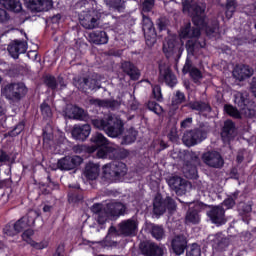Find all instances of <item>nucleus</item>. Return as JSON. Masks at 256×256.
Here are the masks:
<instances>
[{"label":"nucleus","instance_id":"f257e3e1","mask_svg":"<svg viewBox=\"0 0 256 256\" xmlns=\"http://www.w3.org/2000/svg\"><path fill=\"white\" fill-rule=\"evenodd\" d=\"M205 19L206 16L204 14L203 26L195 25V27H191V23H187L185 27L181 28L180 37L182 39H197L201 37V29H205L207 37H215L219 33V21L214 19L207 24Z\"/></svg>","mask_w":256,"mask_h":256},{"label":"nucleus","instance_id":"f03ea898","mask_svg":"<svg viewBox=\"0 0 256 256\" xmlns=\"http://www.w3.org/2000/svg\"><path fill=\"white\" fill-rule=\"evenodd\" d=\"M127 164L121 161H113L103 166L100 183L102 185H111V183H119L125 175H127Z\"/></svg>","mask_w":256,"mask_h":256},{"label":"nucleus","instance_id":"7ed1b4c3","mask_svg":"<svg viewBox=\"0 0 256 256\" xmlns=\"http://www.w3.org/2000/svg\"><path fill=\"white\" fill-rule=\"evenodd\" d=\"M28 91L27 86L23 82L9 83L1 89L2 95L8 101H15L16 103L21 101L27 95Z\"/></svg>","mask_w":256,"mask_h":256},{"label":"nucleus","instance_id":"20e7f679","mask_svg":"<svg viewBox=\"0 0 256 256\" xmlns=\"http://www.w3.org/2000/svg\"><path fill=\"white\" fill-rule=\"evenodd\" d=\"M183 13H191L192 11V23L203 27L205 25V8L199 6V4H193V0H182Z\"/></svg>","mask_w":256,"mask_h":256},{"label":"nucleus","instance_id":"39448f33","mask_svg":"<svg viewBox=\"0 0 256 256\" xmlns=\"http://www.w3.org/2000/svg\"><path fill=\"white\" fill-rule=\"evenodd\" d=\"M234 103L241 111H244L245 115H247L249 119L256 117V103L249 98L247 92H238L234 97Z\"/></svg>","mask_w":256,"mask_h":256},{"label":"nucleus","instance_id":"423d86ee","mask_svg":"<svg viewBox=\"0 0 256 256\" xmlns=\"http://www.w3.org/2000/svg\"><path fill=\"white\" fill-rule=\"evenodd\" d=\"M92 146L90 147V151L94 153L97 151L96 155L98 159H105L107 157V150L111 149L109 146V140L101 133H96L92 135L90 139Z\"/></svg>","mask_w":256,"mask_h":256},{"label":"nucleus","instance_id":"0eeeda50","mask_svg":"<svg viewBox=\"0 0 256 256\" xmlns=\"http://www.w3.org/2000/svg\"><path fill=\"white\" fill-rule=\"evenodd\" d=\"M99 19H101V12L95 7L87 11H82L79 15L80 25H82L84 29H95L99 27Z\"/></svg>","mask_w":256,"mask_h":256},{"label":"nucleus","instance_id":"6e6552de","mask_svg":"<svg viewBox=\"0 0 256 256\" xmlns=\"http://www.w3.org/2000/svg\"><path fill=\"white\" fill-rule=\"evenodd\" d=\"M207 139V130L199 127L184 133L182 141L186 147H195Z\"/></svg>","mask_w":256,"mask_h":256},{"label":"nucleus","instance_id":"1a4fd4ad","mask_svg":"<svg viewBox=\"0 0 256 256\" xmlns=\"http://www.w3.org/2000/svg\"><path fill=\"white\" fill-rule=\"evenodd\" d=\"M207 209V204L203 202L188 203V210L186 212L185 221L192 225H199L201 223V213Z\"/></svg>","mask_w":256,"mask_h":256},{"label":"nucleus","instance_id":"9d476101","mask_svg":"<svg viewBox=\"0 0 256 256\" xmlns=\"http://www.w3.org/2000/svg\"><path fill=\"white\" fill-rule=\"evenodd\" d=\"M142 30L144 31L146 45L153 47L157 43V30H155L151 17L145 14H142Z\"/></svg>","mask_w":256,"mask_h":256},{"label":"nucleus","instance_id":"9b49d317","mask_svg":"<svg viewBox=\"0 0 256 256\" xmlns=\"http://www.w3.org/2000/svg\"><path fill=\"white\" fill-rule=\"evenodd\" d=\"M124 131L125 124L123 123V120L109 115V122L105 131L106 135L112 139H117V137H121V135H123Z\"/></svg>","mask_w":256,"mask_h":256},{"label":"nucleus","instance_id":"f8f14e48","mask_svg":"<svg viewBox=\"0 0 256 256\" xmlns=\"http://www.w3.org/2000/svg\"><path fill=\"white\" fill-rule=\"evenodd\" d=\"M24 5L31 13H43L53 9L52 0H24Z\"/></svg>","mask_w":256,"mask_h":256},{"label":"nucleus","instance_id":"ddd939ff","mask_svg":"<svg viewBox=\"0 0 256 256\" xmlns=\"http://www.w3.org/2000/svg\"><path fill=\"white\" fill-rule=\"evenodd\" d=\"M83 158L81 156H65L57 161V169L59 171H73L81 166Z\"/></svg>","mask_w":256,"mask_h":256},{"label":"nucleus","instance_id":"4468645a","mask_svg":"<svg viewBox=\"0 0 256 256\" xmlns=\"http://www.w3.org/2000/svg\"><path fill=\"white\" fill-rule=\"evenodd\" d=\"M187 237L183 234L175 235L170 240L169 252L173 255L181 256L187 251Z\"/></svg>","mask_w":256,"mask_h":256},{"label":"nucleus","instance_id":"2eb2a0df","mask_svg":"<svg viewBox=\"0 0 256 256\" xmlns=\"http://www.w3.org/2000/svg\"><path fill=\"white\" fill-rule=\"evenodd\" d=\"M202 161L208 167H212L213 169H221L223 165H225V161L223 160V156L218 151H207L202 154Z\"/></svg>","mask_w":256,"mask_h":256},{"label":"nucleus","instance_id":"dca6fc26","mask_svg":"<svg viewBox=\"0 0 256 256\" xmlns=\"http://www.w3.org/2000/svg\"><path fill=\"white\" fill-rule=\"evenodd\" d=\"M75 87L82 93H87V91H95V89H101L99 86V80L89 77H78L74 79Z\"/></svg>","mask_w":256,"mask_h":256},{"label":"nucleus","instance_id":"f3484780","mask_svg":"<svg viewBox=\"0 0 256 256\" xmlns=\"http://www.w3.org/2000/svg\"><path fill=\"white\" fill-rule=\"evenodd\" d=\"M139 229V222L135 219L123 220L118 224V231L124 237H135Z\"/></svg>","mask_w":256,"mask_h":256},{"label":"nucleus","instance_id":"a211bd4d","mask_svg":"<svg viewBox=\"0 0 256 256\" xmlns=\"http://www.w3.org/2000/svg\"><path fill=\"white\" fill-rule=\"evenodd\" d=\"M139 249L145 256H164L165 250L154 242L143 241L140 243Z\"/></svg>","mask_w":256,"mask_h":256},{"label":"nucleus","instance_id":"6ab92c4d","mask_svg":"<svg viewBox=\"0 0 256 256\" xmlns=\"http://www.w3.org/2000/svg\"><path fill=\"white\" fill-rule=\"evenodd\" d=\"M159 83H166L168 87H175L177 85V76L173 74V70L167 66L160 65L159 66Z\"/></svg>","mask_w":256,"mask_h":256},{"label":"nucleus","instance_id":"aec40b11","mask_svg":"<svg viewBox=\"0 0 256 256\" xmlns=\"http://www.w3.org/2000/svg\"><path fill=\"white\" fill-rule=\"evenodd\" d=\"M208 241H210L213 249H216V251H225V249H227L231 243L229 238H227V236L221 232L209 235Z\"/></svg>","mask_w":256,"mask_h":256},{"label":"nucleus","instance_id":"412c9836","mask_svg":"<svg viewBox=\"0 0 256 256\" xmlns=\"http://www.w3.org/2000/svg\"><path fill=\"white\" fill-rule=\"evenodd\" d=\"M8 53L12 59H19V55L27 53V42L23 40H13L8 45Z\"/></svg>","mask_w":256,"mask_h":256},{"label":"nucleus","instance_id":"4be33fe9","mask_svg":"<svg viewBox=\"0 0 256 256\" xmlns=\"http://www.w3.org/2000/svg\"><path fill=\"white\" fill-rule=\"evenodd\" d=\"M210 221L217 227L221 225H225L227 223V219H225V208L223 206H214L212 209L207 213Z\"/></svg>","mask_w":256,"mask_h":256},{"label":"nucleus","instance_id":"5701e85b","mask_svg":"<svg viewBox=\"0 0 256 256\" xmlns=\"http://www.w3.org/2000/svg\"><path fill=\"white\" fill-rule=\"evenodd\" d=\"M167 183L175 191L177 195H183L187 191V180L183 179L181 176H172L167 180Z\"/></svg>","mask_w":256,"mask_h":256},{"label":"nucleus","instance_id":"b1692460","mask_svg":"<svg viewBox=\"0 0 256 256\" xmlns=\"http://www.w3.org/2000/svg\"><path fill=\"white\" fill-rule=\"evenodd\" d=\"M89 135H91V125L89 124L76 125L72 129V137L76 141H87Z\"/></svg>","mask_w":256,"mask_h":256},{"label":"nucleus","instance_id":"393cba45","mask_svg":"<svg viewBox=\"0 0 256 256\" xmlns=\"http://www.w3.org/2000/svg\"><path fill=\"white\" fill-rule=\"evenodd\" d=\"M183 49L179 46V41L176 38H168L166 43L163 44V53L169 59L173 57L175 53H182Z\"/></svg>","mask_w":256,"mask_h":256},{"label":"nucleus","instance_id":"a878e982","mask_svg":"<svg viewBox=\"0 0 256 256\" xmlns=\"http://www.w3.org/2000/svg\"><path fill=\"white\" fill-rule=\"evenodd\" d=\"M235 122L232 120H226L222 127L221 137L224 143H231L235 139Z\"/></svg>","mask_w":256,"mask_h":256},{"label":"nucleus","instance_id":"bb28decb","mask_svg":"<svg viewBox=\"0 0 256 256\" xmlns=\"http://www.w3.org/2000/svg\"><path fill=\"white\" fill-rule=\"evenodd\" d=\"M126 211L127 206L121 202H111L106 205V213L110 217H121V215H125Z\"/></svg>","mask_w":256,"mask_h":256},{"label":"nucleus","instance_id":"cd10ccee","mask_svg":"<svg viewBox=\"0 0 256 256\" xmlns=\"http://www.w3.org/2000/svg\"><path fill=\"white\" fill-rule=\"evenodd\" d=\"M121 69L123 73L130 77L131 81H139L141 72H139V68H137L133 63L125 61L122 63Z\"/></svg>","mask_w":256,"mask_h":256},{"label":"nucleus","instance_id":"c85d7f7f","mask_svg":"<svg viewBox=\"0 0 256 256\" xmlns=\"http://www.w3.org/2000/svg\"><path fill=\"white\" fill-rule=\"evenodd\" d=\"M253 75V69L249 65L236 66L233 70V77L238 81H245Z\"/></svg>","mask_w":256,"mask_h":256},{"label":"nucleus","instance_id":"c756f323","mask_svg":"<svg viewBox=\"0 0 256 256\" xmlns=\"http://www.w3.org/2000/svg\"><path fill=\"white\" fill-rule=\"evenodd\" d=\"M89 39L94 45H107L109 36L104 30H95L89 34Z\"/></svg>","mask_w":256,"mask_h":256},{"label":"nucleus","instance_id":"7c9ffc66","mask_svg":"<svg viewBox=\"0 0 256 256\" xmlns=\"http://www.w3.org/2000/svg\"><path fill=\"white\" fill-rule=\"evenodd\" d=\"M106 151L108 153L104 159H112V161H117V159H127V157H129V151L126 149H117L111 146Z\"/></svg>","mask_w":256,"mask_h":256},{"label":"nucleus","instance_id":"2f4dec72","mask_svg":"<svg viewBox=\"0 0 256 256\" xmlns=\"http://www.w3.org/2000/svg\"><path fill=\"white\" fill-rule=\"evenodd\" d=\"M99 171H100L99 164L89 162L85 166L84 177H86L88 181H95V179L99 177Z\"/></svg>","mask_w":256,"mask_h":256},{"label":"nucleus","instance_id":"473e14b6","mask_svg":"<svg viewBox=\"0 0 256 256\" xmlns=\"http://www.w3.org/2000/svg\"><path fill=\"white\" fill-rule=\"evenodd\" d=\"M33 225H35V218L30 217L29 215L23 216L14 223V227L18 233L25 231L28 227H33Z\"/></svg>","mask_w":256,"mask_h":256},{"label":"nucleus","instance_id":"72a5a7b5","mask_svg":"<svg viewBox=\"0 0 256 256\" xmlns=\"http://www.w3.org/2000/svg\"><path fill=\"white\" fill-rule=\"evenodd\" d=\"M188 107H190L192 111H198L199 115L203 113H211V111H213V108H211V105L203 101L190 102L188 104Z\"/></svg>","mask_w":256,"mask_h":256},{"label":"nucleus","instance_id":"f704fd0d","mask_svg":"<svg viewBox=\"0 0 256 256\" xmlns=\"http://www.w3.org/2000/svg\"><path fill=\"white\" fill-rule=\"evenodd\" d=\"M165 211V202L163 200V196L156 195L153 200V213L156 217H161V215H164Z\"/></svg>","mask_w":256,"mask_h":256},{"label":"nucleus","instance_id":"c9c22d12","mask_svg":"<svg viewBox=\"0 0 256 256\" xmlns=\"http://www.w3.org/2000/svg\"><path fill=\"white\" fill-rule=\"evenodd\" d=\"M183 174L186 179H197V177H199L197 166L195 164H191L190 162H187L183 167Z\"/></svg>","mask_w":256,"mask_h":256},{"label":"nucleus","instance_id":"e433bc0d","mask_svg":"<svg viewBox=\"0 0 256 256\" xmlns=\"http://www.w3.org/2000/svg\"><path fill=\"white\" fill-rule=\"evenodd\" d=\"M4 7L13 13H21L23 11V5L19 0H2Z\"/></svg>","mask_w":256,"mask_h":256},{"label":"nucleus","instance_id":"4c0bfd02","mask_svg":"<svg viewBox=\"0 0 256 256\" xmlns=\"http://www.w3.org/2000/svg\"><path fill=\"white\" fill-rule=\"evenodd\" d=\"M91 123L94 129H98L99 131H107V126L109 125V116L105 118H93L91 119Z\"/></svg>","mask_w":256,"mask_h":256},{"label":"nucleus","instance_id":"58836bf2","mask_svg":"<svg viewBox=\"0 0 256 256\" xmlns=\"http://www.w3.org/2000/svg\"><path fill=\"white\" fill-rule=\"evenodd\" d=\"M107 5L116 13H125V1L123 0H108Z\"/></svg>","mask_w":256,"mask_h":256},{"label":"nucleus","instance_id":"ea45409f","mask_svg":"<svg viewBox=\"0 0 256 256\" xmlns=\"http://www.w3.org/2000/svg\"><path fill=\"white\" fill-rule=\"evenodd\" d=\"M83 201V191L80 189L72 190L68 193V202L73 205H77V203H81Z\"/></svg>","mask_w":256,"mask_h":256},{"label":"nucleus","instance_id":"a19ab883","mask_svg":"<svg viewBox=\"0 0 256 256\" xmlns=\"http://www.w3.org/2000/svg\"><path fill=\"white\" fill-rule=\"evenodd\" d=\"M40 113L45 121H51L53 118V110L45 101L40 105Z\"/></svg>","mask_w":256,"mask_h":256},{"label":"nucleus","instance_id":"79ce46f5","mask_svg":"<svg viewBox=\"0 0 256 256\" xmlns=\"http://www.w3.org/2000/svg\"><path fill=\"white\" fill-rule=\"evenodd\" d=\"M90 103L92 105H98V107H109L110 109H114L117 107V100H101V99H91Z\"/></svg>","mask_w":256,"mask_h":256},{"label":"nucleus","instance_id":"37998d69","mask_svg":"<svg viewBox=\"0 0 256 256\" xmlns=\"http://www.w3.org/2000/svg\"><path fill=\"white\" fill-rule=\"evenodd\" d=\"M137 135H139V132L135 130V128L131 127L123 137L124 145H131V143H135V141H137Z\"/></svg>","mask_w":256,"mask_h":256},{"label":"nucleus","instance_id":"c03bdc74","mask_svg":"<svg viewBox=\"0 0 256 256\" xmlns=\"http://www.w3.org/2000/svg\"><path fill=\"white\" fill-rule=\"evenodd\" d=\"M27 125L26 120H22L17 123L12 130L8 132L9 137H17L21 135L25 131V127Z\"/></svg>","mask_w":256,"mask_h":256},{"label":"nucleus","instance_id":"a18cd8bd","mask_svg":"<svg viewBox=\"0 0 256 256\" xmlns=\"http://www.w3.org/2000/svg\"><path fill=\"white\" fill-rule=\"evenodd\" d=\"M69 119H75L76 121H84L85 120V110L79 106H74L71 109V115Z\"/></svg>","mask_w":256,"mask_h":256},{"label":"nucleus","instance_id":"49530a36","mask_svg":"<svg viewBox=\"0 0 256 256\" xmlns=\"http://www.w3.org/2000/svg\"><path fill=\"white\" fill-rule=\"evenodd\" d=\"M43 83L48 87V89H51V91H56L57 87H59L57 78L51 74L45 75L43 77Z\"/></svg>","mask_w":256,"mask_h":256},{"label":"nucleus","instance_id":"de8ad7c7","mask_svg":"<svg viewBox=\"0 0 256 256\" xmlns=\"http://www.w3.org/2000/svg\"><path fill=\"white\" fill-rule=\"evenodd\" d=\"M151 235L156 241H161L165 237V229L163 226L153 224L151 227Z\"/></svg>","mask_w":256,"mask_h":256},{"label":"nucleus","instance_id":"09e8293b","mask_svg":"<svg viewBox=\"0 0 256 256\" xmlns=\"http://www.w3.org/2000/svg\"><path fill=\"white\" fill-rule=\"evenodd\" d=\"M224 7L226 9L227 19H231V17H233V14L235 13V9H237V1L236 0H226Z\"/></svg>","mask_w":256,"mask_h":256},{"label":"nucleus","instance_id":"8fccbe9b","mask_svg":"<svg viewBox=\"0 0 256 256\" xmlns=\"http://www.w3.org/2000/svg\"><path fill=\"white\" fill-rule=\"evenodd\" d=\"M224 112L226 115H229V117H233L234 119H241V112H239V110L231 104L224 105Z\"/></svg>","mask_w":256,"mask_h":256},{"label":"nucleus","instance_id":"3c124183","mask_svg":"<svg viewBox=\"0 0 256 256\" xmlns=\"http://www.w3.org/2000/svg\"><path fill=\"white\" fill-rule=\"evenodd\" d=\"M118 232L119 231L117 230V228L115 226H111L108 229V233H107L105 239L101 242L103 247H111V245H113V242L109 241V239H111L112 235H117Z\"/></svg>","mask_w":256,"mask_h":256},{"label":"nucleus","instance_id":"603ef678","mask_svg":"<svg viewBox=\"0 0 256 256\" xmlns=\"http://www.w3.org/2000/svg\"><path fill=\"white\" fill-rule=\"evenodd\" d=\"M253 211V204L251 202H240L238 205V212L240 215H249Z\"/></svg>","mask_w":256,"mask_h":256},{"label":"nucleus","instance_id":"864d4df0","mask_svg":"<svg viewBox=\"0 0 256 256\" xmlns=\"http://www.w3.org/2000/svg\"><path fill=\"white\" fill-rule=\"evenodd\" d=\"M163 201H164L165 209L168 210L169 213H173V211H177V203L172 197L167 196L165 199H163Z\"/></svg>","mask_w":256,"mask_h":256},{"label":"nucleus","instance_id":"5fc2aeb1","mask_svg":"<svg viewBox=\"0 0 256 256\" xmlns=\"http://www.w3.org/2000/svg\"><path fill=\"white\" fill-rule=\"evenodd\" d=\"M186 256H201V246L197 243H193L186 250Z\"/></svg>","mask_w":256,"mask_h":256},{"label":"nucleus","instance_id":"6e6d98bb","mask_svg":"<svg viewBox=\"0 0 256 256\" xmlns=\"http://www.w3.org/2000/svg\"><path fill=\"white\" fill-rule=\"evenodd\" d=\"M189 75L193 83H199V81L203 79V73L197 67H193L192 70L189 72Z\"/></svg>","mask_w":256,"mask_h":256},{"label":"nucleus","instance_id":"4d7b16f0","mask_svg":"<svg viewBox=\"0 0 256 256\" xmlns=\"http://www.w3.org/2000/svg\"><path fill=\"white\" fill-rule=\"evenodd\" d=\"M152 95L159 103L163 101V92H161V86L159 84L152 86Z\"/></svg>","mask_w":256,"mask_h":256},{"label":"nucleus","instance_id":"13d9d810","mask_svg":"<svg viewBox=\"0 0 256 256\" xmlns=\"http://www.w3.org/2000/svg\"><path fill=\"white\" fill-rule=\"evenodd\" d=\"M148 109L150 111H153V113H155L156 115H161L163 113V107H161V105H159V103L155 101L148 102Z\"/></svg>","mask_w":256,"mask_h":256},{"label":"nucleus","instance_id":"bf43d9fd","mask_svg":"<svg viewBox=\"0 0 256 256\" xmlns=\"http://www.w3.org/2000/svg\"><path fill=\"white\" fill-rule=\"evenodd\" d=\"M30 247H33V249H37L38 251H42V249H47L49 247V241L42 240L41 242L30 241Z\"/></svg>","mask_w":256,"mask_h":256},{"label":"nucleus","instance_id":"052dcab7","mask_svg":"<svg viewBox=\"0 0 256 256\" xmlns=\"http://www.w3.org/2000/svg\"><path fill=\"white\" fill-rule=\"evenodd\" d=\"M186 99L187 98L185 97V93L177 90L172 103L173 105H181L182 103H185Z\"/></svg>","mask_w":256,"mask_h":256},{"label":"nucleus","instance_id":"680f3d73","mask_svg":"<svg viewBox=\"0 0 256 256\" xmlns=\"http://www.w3.org/2000/svg\"><path fill=\"white\" fill-rule=\"evenodd\" d=\"M153 7H155V0H144L142 3V11L144 13H151Z\"/></svg>","mask_w":256,"mask_h":256},{"label":"nucleus","instance_id":"e2e57ef3","mask_svg":"<svg viewBox=\"0 0 256 256\" xmlns=\"http://www.w3.org/2000/svg\"><path fill=\"white\" fill-rule=\"evenodd\" d=\"M33 235H35V231L33 229H26L22 233V239L25 241L28 245H31V241H34L33 238H31Z\"/></svg>","mask_w":256,"mask_h":256},{"label":"nucleus","instance_id":"0e129e2a","mask_svg":"<svg viewBox=\"0 0 256 256\" xmlns=\"http://www.w3.org/2000/svg\"><path fill=\"white\" fill-rule=\"evenodd\" d=\"M4 233L8 237H15V235H17L19 232H17V230L15 229V224H13V225L7 224L4 227Z\"/></svg>","mask_w":256,"mask_h":256},{"label":"nucleus","instance_id":"69168bd1","mask_svg":"<svg viewBox=\"0 0 256 256\" xmlns=\"http://www.w3.org/2000/svg\"><path fill=\"white\" fill-rule=\"evenodd\" d=\"M52 256H65V244H59L52 253Z\"/></svg>","mask_w":256,"mask_h":256},{"label":"nucleus","instance_id":"338daca9","mask_svg":"<svg viewBox=\"0 0 256 256\" xmlns=\"http://www.w3.org/2000/svg\"><path fill=\"white\" fill-rule=\"evenodd\" d=\"M10 19L11 16H9V13H7L5 9L0 8V23H7Z\"/></svg>","mask_w":256,"mask_h":256},{"label":"nucleus","instance_id":"774afa93","mask_svg":"<svg viewBox=\"0 0 256 256\" xmlns=\"http://www.w3.org/2000/svg\"><path fill=\"white\" fill-rule=\"evenodd\" d=\"M222 205L226 207V209H233L235 207V199L228 197L223 201Z\"/></svg>","mask_w":256,"mask_h":256}]
</instances>
